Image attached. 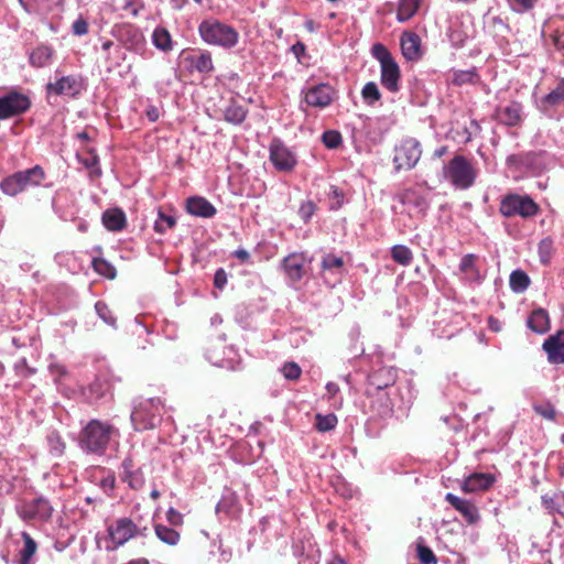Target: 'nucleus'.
<instances>
[{
  "mask_svg": "<svg viewBox=\"0 0 564 564\" xmlns=\"http://www.w3.org/2000/svg\"><path fill=\"white\" fill-rule=\"evenodd\" d=\"M176 220L173 216L159 212L158 218L154 223V230L161 235L165 234L169 229L173 228Z\"/></svg>",
  "mask_w": 564,
  "mask_h": 564,
  "instance_id": "nucleus-40",
  "label": "nucleus"
},
{
  "mask_svg": "<svg viewBox=\"0 0 564 564\" xmlns=\"http://www.w3.org/2000/svg\"><path fill=\"white\" fill-rule=\"evenodd\" d=\"M270 161L280 172H291L297 163L293 151L278 139L270 144Z\"/></svg>",
  "mask_w": 564,
  "mask_h": 564,
  "instance_id": "nucleus-10",
  "label": "nucleus"
},
{
  "mask_svg": "<svg viewBox=\"0 0 564 564\" xmlns=\"http://www.w3.org/2000/svg\"><path fill=\"white\" fill-rule=\"evenodd\" d=\"M444 177L456 188H469L476 178V170L463 155H455L444 167Z\"/></svg>",
  "mask_w": 564,
  "mask_h": 564,
  "instance_id": "nucleus-6",
  "label": "nucleus"
},
{
  "mask_svg": "<svg viewBox=\"0 0 564 564\" xmlns=\"http://www.w3.org/2000/svg\"><path fill=\"white\" fill-rule=\"evenodd\" d=\"M330 199H332L330 209L340 208L344 203L343 192L338 187L332 186L330 187Z\"/></svg>",
  "mask_w": 564,
  "mask_h": 564,
  "instance_id": "nucleus-52",
  "label": "nucleus"
},
{
  "mask_svg": "<svg viewBox=\"0 0 564 564\" xmlns=\"http://www.w3.org/2000/svg\"><path fill=\"white\" fill-rule=\"evenodd\" d=\"M50 369L53 375L63 376L66 373V370L62 365H51Z\"/></svg>",
  "mask_w": 564,
  "mask_h": 564,
  "instance_id": "nucleus-62",
  "label": "nucleus"
},
{
  "mask_svg": "<svg viewBox=\"0 0 564 564\" xmlns=\"http://www.w3.org/2000/svg\"><path fill=\"white\" fill-rule=\"evenodd\" d=\"M108 534L116 549L137 535V525L129 518H119L108 527Z\"/></svg>",
  "mask_w": 564,
  "mask_h": 564,
  "instance_id": "nucleus-12",
  "label": "nucleus"
},
{
  "mask_svg": "<svg viewBox=\"0 0 564 564\" xmlns=\"http://www.w3.org/2000/svg\"><path fill=\"white\" fill-rule=\"evenodd\" d=\"M152 39L153 44L155 45L156 48L164 52L170 51L172 48L171 35L165 29H155Z\"/></svg>",
  "mask_w": 564,
  "mask_h": 564,
  "instance_id": "nucleus-35",
  "label": "nucleus"
},
{
  "mask_svg": "<svg viewBox=\"0 0 564 564\" xmlns=\"http://www.w3.org/2000/svg\"><path fill=\"white\" fill-rule=\"evenodd\" d=\"M160 109L155 106H149L147 109V117L150 121L155 122L160 118Z\"/></svg>",
  "mask_w": 564,
  "mask_h": 564,
  "instance_id": "nucleus-59",
  "label": "nucleus"
},
{
  "mask_svg": "<svg viewBox=\"0 0 564 564\" xmlns=\"http://www.w3.org/2000/svg\"><path fill=\"white\" fill-rule=\"evenodd\" d=\"M72 30L75 35L82 36L88 32V24L83 18H79L74 21Z\"/></svg>",
  "mask_w": 564,
  "mask_h": 564,
  "instance_id": "nucleus-54",
  "label": "nucleus"
},
{
  "mask_svg": "<svg viewBox=\"0 0 564 564\" xmlns=\"http://www.w3.org/2000/svg\"><path fill=\"white\" fill-rule=\"evenodd\" d=\"M102 224L108 230L119 231L126 225V215L121 209H108L102 214Z\"/></svg>",
  "mask_w": 564,
  "mask_h": 564,
  "instance_id": "nucleus-27",
  "label": "nucleus"
},
{
  "mask_svg": "<svg viewBox=\"0 0 564 564\" xmlns=\"http://www.w3.org/2000/svg\"><path fill=\"white\" fill-rule=\"evenodd\" d=\"M401 51L405 59L417 61L422 57L421 39L414 32H404L400 40Z\"/></svg>",
  "mask_w": 564,
  "mask_h": 564,
  "instance_id": "nucleus-18",
  "label": "nucleus"
},
{
  "mask_svg": "<svg viewBox=\"0 0 564 564\" xmlns=\"http://www.w3.org/2000/svg\"><path fill=\"white\" fill-rule=\"evenodd\" d=\"M93 265L97 273L106 278L113 279L116 276V268L104 259H95Z\"/></svg>",
  "mask_w": 564,
  "mask_h": 564,
  "instance_id": "nucleus-44",
  "label": "nucleus"
},
{
  "mask_svg": "<svg viewBox=\"0 0 564 564\" xmlns=\"http://www.w3.org/2000/svg\"><path fill=\"white\" fill-rule=\"evenodd\" d=\"M53 48L46 45L37 46L30 54V63L35 67H44L51 63Z\"/></svg>",
  "mask_w": 564,
  "mask_h": 564,
  "instance_id": "nucleus-31",
  "label": "nucleus"
},
{
  "mask_svg": "<svg viewBox=\"0 0 564 564\" xmlns=\"http://www.w3.org/2000/svg\"><path fill=\"white\" fill-rule=\"evenodd\" d=\"M84 164L85 166L89 167V169H93L91 171V174L95 176V177H98L101 175V171L100 169L97 166L98 165V156L97 155H93L91 158L89 159H86L84 161Z\"/></svg>",
  "mask_w": 564,
  "mask_h": 564,
  "instance_id": "nucleus-57",
  "label": "nucleus"
},
{
  "mask_svg": "<svg viewBox=\"0 0 564 564\" xmlns=\"http://www.w3.org/2000/svg\"><path fill=\"white\" fill-rule=\"evenodd\" d=\"M315 204L311 200L304 202L299 209L300 217L307 223L315 213Z\"/></svg>",
  "mask_w": 564,
  "mask_h": 564,
  "instance_id": "nucleus-50",
  "label": "nucleus"
},
{
  "mask_svg": "<svg viewBox=\"0 0 564 564\" xmlns=\"http://www.w3.org/2000/svg\"><path fill=\"white\" fill-rule=\"evenodd\" d=\"M301 368L295 362H286L283 367H282V373L284 376V378L289 379V380H296L300 376H301Z\"/></svg>",
  "mask_w": 564,
  "mask_h": 564,
  "instance_id": "nucleus-49",
  "label": "nucleus"
},
{
  "mask_svg": "<svg viewBox=\"0 0 564 564\" xmlns=\"http://www.w3.org/2000/svg\"><path fill=\"white\" fill-rule=\"evenodd\" d=\"M334 96L335 90L330 85L319 84L305 91L304 100L308 106L325 108L332 104Z\"/></svg>",
  "mask_w": 564,
  "mask_h": 564,
  "instance_id": "nucleus-14",
  "label": "nucleus"
},
{
  "mask_svg": "<svg viewBox=\"0 0 564 564\" xmlns=\"http://www.w3.org/2000/svg\"><path fill=\"white\" fill-rule=\"evenodd\" d=\"M372 55L380 63V82L391 93L400 89V68L387 47L380 43L372 46Z\"/></svg>",
  "mask_w": 564,
  "mask_h": 564,
  "instance_id": "nucleus-5",
  "label": "nucleus"
},
{
  "mask_svg": "<svg viewBox=\"0 0 564 564\" xmlns=\"http://www.w3.org/2000/svg\"><path fill=\"white\" fill-rule=\"evenodd\" d=\"M154 531L158 539L167 545L174 546L180 542V533L172 528L164 524H156Z\"/></svg>",
  "mask_w": 564,
  "mask_h": 564,
  "instance_id": "nucleus-34",
  "label": "nucleus"
},
{
  "mask_svg": "<svg viewBox=\"0 0 564 564\" xmlns=\"http://www.w3.org/2000/svg\"><path fill=\"white\" fill-rule=\"evenodd\" d=\"M534 411L547 420L555 419V409L550 404L534 405Z\"/></svg>",
  "mask_w": 564,
  "mask_h": 564,
  "instance_id": "nucleus-53",
  "label": "nucleus"
},
{
  "mask_svg": "<svg viewBox=\"0 0 564 564\" xmlns=\"http://www.w3.org/2000/svg\"><path fill=\"white\" fill-rule=\"evenodd\" d=\"M123 10L130 11L132 15H138L139 8L135 6V3L131 0H127L122 7Z\"/></svg>",
  "mask_w": 564,
  "mask_h": 564,
  "instance_id": "nucleus-60",
  "label": "nucleus"
},
{
  "mask_svg": "<svg viewBox=\"0 0 564 564\" xmlns=\"http://www.w3.org/2000/svg\"><path fill=\"white\" fill-rule=\"evenodd\" d=\"M420 4L421 0H399L397 20L406 22L416 14Z\"/></svg>",
  "mask_w": 564,
  "mask_h": 564,
  "instance_id": "nucleus-30",
  "label": "nucleus"
},
{
  "mask_svg": "<svg viewBox=\"0 0 564 564\" xmlns=\"http://www.w3.org/2000/svg\"><path fill=\"white\" fill-rule=\"evenodd\" d=\"M31 107L30 98L19 91H10L0 97V120L26 112Z\"/></svg>",
  "mask_w": 564,
  "mask_h": 564,
  "instance_id": "nucleus-9",
  "label": "nucleus"
},
{
  "mask_svg": "<svg viewBox=\"0 0 564 564\" xmlns=\"http://www.w3.org/2000/svg\"><path fill=\"white\" fill-rule=\"evenodd\" d=\"M326 390L330 397H334L339 391V387L335 382H328L326 384Z\"/></svg>",
  "mask_w": 564,
  "mask_h": 564,
  "instance_id": "nucleus-63",
  "label": "nucleus"
},
{
  "mask_svg": "<svg viewBox=\"0 0 564 564\" xmlns=\"http://www.w3.org/2000/svg\"><path fill=\"white\" fill-rule=\"evenodd\" d=\"M531 284L530 276L521 269L511 272L509 276V286L514 293H523Z\"/></svg>",
  "mask_w": 564,
  "mask_h": 564,
  "instance_id": "nucleus-29",
  "label": "nucleus"
},
{
  "mask_svg": "<svg viewBox=\"0 0 564 564\" xmlns=\"http://www.w3.org/2000/svg\"><path fill=\"white\" fill-rule=\"evenodd\" d=\"M564 102V78H562L557 86L541 99V105L546 110Z\"/></svg>",
  "mask_w": 564,
  "mask_h": 564,
  "instance_id": "nucleus-32",
  "label": "nucleus"
},
{
  "mask_svg": "<svg viewBox=\"0 0 564 564\" xmlns=\"http://www.w3.org/2000/svg\"><path fill=\"white\" fill-rule=\"evenodd\" d=\"M391 257L397 263L401 265H409L413 259L412 251L403 245L394 246L391 249Z\"/></svg>",
  "mask_w": 564,
  "mask_h": 564,
  "instance_id": "nucleus-38",
  "label": "nucleus"
},
{
  "mask_svg": "<svg viewBox=\"0 0 564 564\" xmlns=\"http://www.w3.org/2000/svg\"><path fill=\"white\" fill-rule=\"evenodd\" d=\"M48 443L51 446V451L55 455H61L64 452L65 444L62 442L61 437L56 433H52L48 435Z\"/></svg>",
  "mask_w": 564,
  "mask_h": 564,
  "instance_id": "nucleus-51",
  "label": "nucleus"
},
{
  "mask_svg": "<svg viewBox=\"0 0 564 564\" xmlns=\"http://www.w3.org/2000/svg\"><path fill=\"white\" fill-rule=\"evenodd\" d=\"M495 482V477L491 474L475 473L468 476L463 485L464 492H476L487 490Z\"/></svg>",
  "mask_w": 564,
  "mask_h": 564,
  "instance_id": "nucleus-20",
  "label": "nucleus"
},
{
  "mask_svg": "<svg viewBox=\"0 0 564 564\" xmlns=\"http://www.w3.org/2000/svg\"><path fill=\"white\" fill-rule=\"evenodd\" d=\"M417 557L422 564H436L437 557L434 552L425 545L417 546Z\"/></svg>",
  "mask_w": 564,
  "mask_h": 564,
  "instance_id": "nucleus-48",
  "label": "nucleus"
},
{
  "mask_svg": "<svg viewBox=\"0 0 564 564\" xmlns=\"http://www.w3.org/2000/svg\"><path fill=\"white\" fill-rule=\"evenodd\" d=\"M393 162L397 170L413 169L422 155L421 143L414 138H406L395 147Z\"/></svg>",
  "mask_w": 564,
  "mask_h": 564,
  "instance_id": "nucleus-8",
  "label": "nucleus"
},
{
  "mask_svg": "<svg viewBox=\"0 0 564 564\" xmlns=\"http://www.w3.org/2000/svg\"><path fill=\"white\" fill-rule=\"evenodd\" d=\"M18 512L23 520L45 521L52 517L53 507L47 499L39 497L22 503Z\"/></svg>",
  "mask_w": 564,
  "mask_h": 564,
  "instance_id": "nucleus-11",
  "label": "nucleus"
},
{
  "mask_svg": "<svg viewBox=\"0 0 564 564\" xmlns=\"http://www.w3.org/2000/svg\"><path fill=\"white\" fill-rule=\"evenodd\" d=\"M185 61L192 69L200 74H209L214 70L212 54L208 51H199L198 53L188 55Z\"/></svg>",
  "mask_w": 564,
  "mask_h": 564,
  "instance_id": "nucleus-24",
  "label": "nucleus"
},
{
  "mask_svg": "<svg viewBox=\"0 0 564 564\" xmlns=\"http://www.w3.org/2000/svg\"><path fill=\"white\" fill-rule=\"evenodd\" d=\"M226 354V351H224ZM231 355H235V351L231 347L227 348V357L219 358L216 356L215 351L207 352V359L215 366L220 368L235 369V361Z\"/></svg>",
  "mask_w": 564,
  "mask_h": 564,
  "instance_id": "nucleus-36",
  "label": "nucleus"
},
{
  "mask_svg": "<svg viewBox=\"0 0 564 564\" xmlns=\"http://www.w3.org/2000/svg\"><path fill=\"white\" fill-rule=\"evenodd\" d=\"M459 269L468 279H475L478 275L476 270V257L474 254L464 256L460 260Z\"/></svg>",
  "mask_w": 564,
  "mask_h": 564,
  "instance_id": "nucleus-41",
  "label": "nucleus"
},
{
  "mask_svg": "<svg viewBox=\"0 0 564 564\" xmlns=\"http://www.w3.org/2000/svg\"><path fill=\"white\" fill-rule=\"evenodd\" d=\"M165 412V403L160 398H141L134 402L131 423L135 431L154 430L162 423Z\"/></svg>",
  "mask_w": 564,
  "mask_h": 564,
  "instance_id": "nucleus-2",
  "label": "nucleus"
},
{
  "mask_svg": "<svg viewBox=\"0 0 564 564\" xmlns=\"http://www.w3.org/2000/svg\"><path fill=\"white\" fill-rule=\"evenodd\" d=\"M96 312L98 316L108 325L116 326V317L112 315L108 305L101 301H98L95 304Z\"/></svg>",
  "mask_w": 564,
  "mask_h": 564,
  "instance_id": "nucleus-45",
  "label": "nucleus"
},
{
  "mask_svg": "<svg viewBox=\"0 0 564 564\" xmlns=\"http://www.w3.org/2000/svg\"><path fill=\"white\" fill-rule=\"evenodd\" d=\"M541 501L542 506L550 514H560L564 518V494H546L542 496Z\"/></svg>",
  "mask_w": 564,
  "mask_h": 564,
  "instance_id": "nucleus-28",
  "label": "nucleus"
},
{
  "mask_svg": "<svg viewBox=\"0 0 564 564\" xmlns=\"http://www.w3.org/2000/svg\"><path fill=\"white\" fill-rule=\"evenodd\" d=\"M341 140L343 139H341L340 133L335 130L325 131L322 135V141H323L324 145L328 149L338 148L341 143Z\"/></svg>",
  "mask_w": 564,
  "mask_h": 564,
  "instance_id": "nucleus-46",
  "label": "nucleus"
},
{
  "mask_svg": "<svg viewBox=\"0 0 564 564\" xmlns=\"http://www.w3.org/2000/svg\"><path fill=\"white\" fill-rule=\"evenodd\" d=\"M283 269L292 282L300 281L304 275V258L301 254H290L283 259Z\"/></svg>",
  "mask_w": 564,
  "mask_h": 564,
  "instance_id": "nucleus-23",
  "label": "nucleus"
},
{
  "mask_svg": "<svg viewBox=\"0 0 564 564\" xmlns=\"http://www.w3.org/2000/svg\"><path fill=\"white\" fill-rule=\"evenodd\" d=\"M44 177L43 169L36 165L8 176L0 183V188L4 194L15 196L23 191L39 186Z\"/></svg>",
  "mask_w": 564,
  "mask_h": 564,
  "instance_id": "nucleus-4",
  "label": "nucleus"
},
{
  "mask_svg": "<svg viewBox=\"0 0 564 564\" xmlns=\"http://www.w3.org/2000/svg\"><path fill=\"white\" fill-rule=\"evenodd\" d=\"M445 500L460 514L466 519L469 523H476L479 520V512L477 507L468 500H464L454 494H446Z\"/></svg>",
  "mask_w": 564,
  "mask_h": 564,
  "instance_id": "nucleus-19",
  "label": "nucleus"
},
{
  "mask_svg": "<svg viewBox=\"0 0 564 564\" xmlns=\"http://www.w3.org/2000/svg\"><path fill=\"white\" fill-rule=\"evenodd\" d=\"M186 209L189 214L210 218L216 214V208L206 198L200 196L189 197L187 199Z\"/></svg>",
  "mask_w": 564,
  "mask_h": 564,
  "instance_id": "nucleus-22",
  "label": "nucleus"
},
{
  "mask_svg": "<svg viewBox=\"0 0 564 564\" xmlns=\"http://www.w3.org/2000/svg\"><path fill=\"white\" fill-rule=\"evenodd\" d=\"M527 326L536 334H544L550 329L549 313L544 308L532 311L527 321Z\"/></svg>",
  "mask_w": 564,
  "mask_h": 564,
  "instance_id": "nucleus-25",
  "label": "nucleus"
},
{
  "mask_svg": "<svg viewBox=\"0 0 564 564\" xmlns=\"http://www.w3.org/2000/svg\"><path fill=\"white\" fill-rule=\"evenodd\" d=\"M122 481L127 482L131 488L139 489L142 487L144 479L140 469L134 465L132 458L127 457L122 462Z\"/></svg>",
  "mask_w": 564,
  "mask_h": 564,
  "instance_id": "nucleus-21",
  "label": "nucleus"
},
{
  "mask_svg": "<svg viewBox=\"0 0 564 564\" xmlns=\"http://www.w3.org/2000/svg\"><path fill=\"white\" fill-rule=\"evenodd\" d=\"M344 271V260L340 257L328 253L322 259V274L325 282L334 286L340 281Z\"/></svg>",
  "mask_w": 564,
  "mask_h": 564,
  "instance_id": "nucleus-15",
  "label": "nucleus"
},
{
  "mask_svg": "<svg viewBox=\"0 0 564 564\" xmlns=\"http://www.w3.org/2000/svg\"><path fill=\"white\" fill-rule=\"evenodd\" d=\"M304 25H305V29L311 33H314L317 29V25L313 20L305 21Z\"/></svg>",
  "mask_w": 564,
  "mask_h": 564,
  "instance_id": "nucleus-64",
  "label": "nucleus"
},
{
  "mask_svg": "<svg viewBox=\"0 0 564 564\" xmlns=\"http://www.w3.org/2000/svg\"><path fill=\"white\" fill-rule=\"evenodd\" d=\"M247 116V110L243 106L237 104L236 101H230V104L224 110V118L227 122L232 124L241 123Z\"/></svg>",
  "mask_w": 564,
  "mask_h": 564,
  "instance_id": "nucleus-33",
  "label": "nucleus"
},
{
  "mask_svg": "<svg viewBox=\"0 0 564 564\" xmlns=\"http://www.w3.org/2000/svg\"><path fill=\"white\" fill-rule=\"evenodd\" d=\"M83 89V80L79 76L69 75L62 76L53 83L46 85L47 94H54L57 96L75 97Z\"/></svg>",
  "mask_w": 564,
  "mask_h": 564,
  "instance_id": "nucleus-13",
  "label": "nucleus"
},
{
  "mask_svg": "<svg viewBox=\"0 0 564 564\" xmlns=\"http://www.w3.org/2000/svg\"><path fill=\"white\" fill-rule=\"evenodd\" d=\"M512 11L524 13L534 8L536 0H507Z\"/></svg>",
  "mask_w": 564,
  "mask_h": 564,
  "instance_id": "nucleus-47",
  "label": "nucleus"
},
{
  "mask_svg": "<svg viewBox=\"0 0 564 564\" xmlns=\"http://www.w3.org/2000/svg\"><path fill=\"white\" fill-rule=\"evenodd\" d=\"M361 97L368 106H373L381 99V93L378 85L373 82H368L361 90Z\"/></svg>",
  "mask_w": 564,
  "mask_h": 564,
  "instance_id": "nucleus-37",
  "label": "nucleus"
},
{
  "mask_svg": "<svg viewBox=\"0 0 564 564\" xmlns=\"http://www.w3.org/2000/svg\"><path fill=\"white\" fill-rule=\"evenodd\" d=\"M166 519L172 525H181L183 522V516L173 508L166 512Z\"/></svg>",
  "mask_w": 564,
  "mask_h": 564,
  "instance_id": "nucleus-56",
  "label": "nucleus"
},
{
  "mask_svg": "<svg viewBox=\"0 0 564 564\" xmlns=\"http://www.w3.org/2000/svg\"><path fill=\"white\" fill-rule=\"evenodd\" d=\"M234 254L240 261H247L250 258V254L246 249H238Z\"/></svg>",
  "mask_w": 564,
  "mask_h": 564,
  "instance_id": "nucleus-61",
  "label": "nucleus"
},
{
  "mask_svg": "<svg viewBox=\"0 0 564 564\" xmlns=\"http://www.w3.org/2000/svg\"><path fill=\"white\" fill-rule=\"evenodd\" d=\"M227 283V273L224 269H218L214 275V285L221 290Z\"/></svg>",
  "mask_w": 564,
  "mask_h": 564,
  "instance_id": "nucleus-55",
  "label": "nucleus"
},
{
  "mask_svg": "<svg viewBox=\"0 0 564 564\" xmlns=\"http://www.w3.org/2000/svg\"><path fill=\"white\" fill-rule=\"evenodd\" d=\"M198 32L205 43L223 48L236 46L239 40L236 29L216 19L202 21Z\"/></svg>",
  "mask_w": 564,
  "mask_h": 564,
  "instance_id": "nucleus-3",
  "label": "nucleus"
},
{
  "mask_svg": "<svg viewBox=\"0 0 564 564\" xmlns=\"http://www.w3.org/2000/svg\"><path fill=\"white\" fill-rule=\"evenodd\" d=\"M119 437V431L113 425L91 420L82 431L79 445L87 453L102 454L113 438Z\"/></svg>",
  "mask_w": 564,
  "mask_h": 564,
  "instance_id": "nucleus-1",
  "label": "nucleus"
},
{
  "mask_svg": "<svg viewBox=\"0 0 564 564\" xmlns=\"http://www.w3.org/2000/svg\"><path fill=\"white\" fill-rule=\"evenodd\" d=\"M315 420H316V422H315L316 429L319 432H328V431L334 430L338 422L337 416L332 413L326 414V415L316 414Z\"/></svg>",
  "mask_w": 564,
  "mask_h": 564,
  "instance_id": "nucleus-39",
  "label": "nucleus"
},
{
  "mask_svg": "<svg viewBox=\"0 0 564 564\" xmlns=\"http://www.w3.org/2000/svg\"><path fill=\"white\" fill-rule=\"evenodd\" d=\"M477 80L478 75L474 70H457L453 76V84L457 86L475 84Z\"/></svg>",
  "mask_w": 564,
  "mask_h": 564,
  "instance_id": "nucleus-43",
  "label": "nucleus"
},
{
  "mask_svg": "<svg viewBox=\"0 0 564 564\" xmlns=\"http://www.w3.org/2000/svg\"><path fill=\"white\" fill-rule=\"evenodd\" d=\"M522 105L517 101H511L509 105L499 107L496 110L497 120L509 127H516L522 121Z\"/></svg>",
  "mask_w": 564,
  "mask_h": 564,
  "instance_id": "nucleus-17",
  "label": "nucleus"
},
{
  "mask_svg": "<svg viewBox=\"0 0 564 564\" xmlns=\"http://www.w3.org/2000/svg\"><path fill=\"white\" fill-rule=\"evenodd\" d=\"M499 212L505 217L531 218L539 212L538 204L528 195L510 193L501 198Z\"/></svg>",
  "mask_w": 564,
  "mask_h": 564,
  "instance_id": "nucleus-7",
  "label": "nucleus"
},
{
  "mask_svg": "<svg viewBox=\"0 0 564 564\" xmlns=\"http://www.w3.org/2000/svg\"><path fill=\"white\" fill-rule=\"evenodd\" d=\"M23 547L19 551V564H34L33 557L37 551V543L25 531L21 533Z\"/></svg>",
  "mask_w": 564,
  "mask_h": 564,
  "instance_id": "nucleus-26",
  "label": "nucleus"
},
{
  "mask_svg": "<svg viewBox=\"0 0 564 564\" xmlns=\"http://www.w3.org/2000/svg\"><path fill=\"white\" fill-rule=\"evenodd\" d=\"M542 347L550 364H564V330L549 336Z\"/></svg>",
  "mask_w": 564,
  "mask_h": 564,
  "instance_id": "nucleus-16",
  "label": "nucleus"
},
{
  "mask_svg": "<svg viewBox=\"0 0 564 564\" xmlns=\"http://www.w3.org/2000/svg\"><path fill=\"white\" fill-rule=\"evenodd\" d=\"M554 247L551 238H544L539 242L538 253L540 261L544 264L549 263L553 254Z\"/></svg>",
  "mask_w": 564,
  "mask_h": 564,
  "instance_id": "nucleus-42",
  "label": "nucleus"
},
{
  "mask_svg": "<svg viewBox=\"0 0 564 564\" xmlns=\"http://www.w3.org/2000/svg\"><path fill=\"white\" fill-rule=\"evenodd\" d=\"M14 369L20 376L23 377H29L30 375L33 373V370L28 367L25 359H21L20 361H18L14 365Z\"/></svg>",
  "mask_w": 564,
  "mask_h": 564,
  "instance_id": "nucleus-58",
  "label": "nucleus"
}]
</instances>
